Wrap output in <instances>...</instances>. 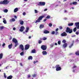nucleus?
<instances>
[{
  "label": "nucleus",
  "instance_id": "obj_5",
  "mask_svg": "<svg viewBox=\"0 0 79 79\" xmlns=\"http://www.w3.org/2000/svg\"><path fill=\"white\" fill-rule=\"evenodd\" d=\"M12 41L13 42H14V43H15V47H17L18 44V40H17L15 38H13L12 39Z\"/></svg>",
  "mask_w": 79,
  "mask_h": 79
},
{
  "label": "nucleus",
  "instance_id": "obj_51",
  "mask_svg": "<svg viewBox=\"0 0 79 79\" xmlns=\"http://www.w3.org/2000/svg\"><path fill=\"white\" fill-rule=\"evenodd\" d=\"M23 15H24V16H25V15H26V12H23Z\"/></svg>",
  "mask_w": 79,
  "mask_h": 79
},
{
  "label": "nucleus",
  "instance_id": "obj_49",
  "mask_svg": "<svg viewBox=\"0 0 79 79\" xmlns=\"http://www.w3.org/2000/svg\"><path fill=\"white\" fill-rule=\"evenodd\" d=\"M31 77V75H28V78H30Z\"/></svg>",
  "mask_w": 79,
  "mask_h": 79
},
{
  "label": "nucleus",
  "instance_id": "obj_64",
  "mask_svg": "<svg viewBox=\"0 0 79 79\" xmlns=\"http://www.w3.org/2000/svg\"><path fill=\"white\" fill-rule=\"evenodd\" d=\"M64 20H66V19H67V18H64Z\"/></svg>",
  "mask_w": 79,
  "mask_h": 79
},
{
  "label": "nucleus",
  "instance_id": "obj_63",
  "mask_svg": "<svg viewBox=\"0 0 79 79\" xmlns=\"http://www.w3.org/2000/svg\"><path fill=\"white\" fill-rule=\"evenodd\" d=\"M55 45H58V44H57L56 43H55Z\"/></svg>",
  "mask_w": 79,
  "mask_h": 79
},
{
  "label": "nucleus",
  "instance_id": "obj_26",
  "mask_svg": "<svg viewBox=\"0 0 79 79\" xmlns=\"http://www.w3.org/2000/svg\"><path fill=\"white\" fill-rule=\"evenodd\" d=\"M3 58V54L1 53L0 54V59H2Z\"/></svg>",
  "mask_w": 79,
  "mask_h": 79
},
{
  "label": "nucleus",
  "instance_id": "obj_48",
  "mask_svg": "<svg viewBox=\"0 0 79 79\" xmlns=\"http://www.w3.org/2000/svg\"><path fill=\"white\" fill-rule=\"evenodd\" d=\"M59 29H63V27H61V26H60V27H59Z\"/></svg>",
  "mask_w": 79,
  "mask_h": 79
},
{
  "label": "nucleus",
  "instance_id": "obj_57",
  "mask_svg": "<svg viewBox=\"0 0 79 79\" xmlns=\"http://www.w3.org/2000/svg\"><path fill=\"white\" fill-rule=\"evenodd\" d=\"M44 11H47V9H44Z\"/></svg>",
  "mask_w": 79,
  "mask_h": 79
},
{
  "label": "nucleus",
  "instance_id": "obj_18",
  "mask_svg": "<svg viewBox=\"0 0 79 79\" xmlns=\"http://www.w3.org/2000/svg\"><path fill=\"white\" fill-rule=\"evenodd\" d=\"M44 27V25L43 24H41L39 27L40 29H42Z\"/></svg>",
  "mask_w": 79,
  "mask_h": 79
},
{
  "label": "nucleus",
  "instance_id": "obj_52",
  "mask_svg": "<svg viewBox=\"0 0 79 79\" xmlns=\"http://www.w3.org/2000/svg\"><path fill=\"white\" fill-rule=\"evenodd\" d=\"M53 47V45L52 44H51L50 45V47L51 48H52V47Z\"/></svg>",
  "mask_w": 79,
  "mask_h": 79
},
{
  "label": "nucleus",
  "instance_id": "obj_19",
  "mask_svg": "<svg viewBox=\"0 0 79 79\" xmlns=\"http://www.w3.org/2000/svg\"><path fill=\"white\" fill-rule=\"evenodd\" d=\"M13 78V76L12 75H10L7 77V79H11Z\"/></svg>",
  "mask_w": 79,
  "mask_h": 79
},
{
  "label": "nucleus",
  "instance_id": "obj_61",
  "mask_svg": "<svg viewBox=\"0 0 79 79\" xmlns=\"http://www.w3.org/2000/svg\"><path fill=\"white\" fill-rule=\"evenodd\" d=\"M40 40H43V38L42 39V38H40Z\"/></svg>",
  "mask_w": 79,
  "mask_h": 79
},
{
  "label": "nucleus",
  "instance_id": "obj_27",
  "mask_svg": "<svg viewBox=\"0 0 79 79\" xmlns=\"http://www.w3.org/2000/svg\"><path fill=\"white\" fill-rule=\"evenodd\" d=\"M32 59H33L32 56H29L28 57V60H32Z\"/></svg>",
  "mask_w": 79,
  "mask_h": 79
},
{
  "label": "nucleus",
  "instance_id": "obj_62",
  "mask_svg": "<svg viewBox=\"0 0 79 79\" xmlns=\"http://www.w3.org/2000/svg\"><path fill=\"white\" fill-rule=\"evenodd\" d=\"M29 39H31V36H29Z\"/></svg>",
  "mask_w": 79,
  "mask_h": 79
},
{
  "label": "nucleus",
  "instance_id": "obj_8",
  "mask_svg": "<svg viewBox=\"0 0 79 79\" xmlns=\"http://www.w3.org/2000/svg\"><path fill=\"white\" fill-rule=\"evenodd\" d=\"M45 2H40L38 4L39 6H45Z\"/></svg>",
  "mask_w": 79,
  "mask_h": 79
},
{
  "label": "nucleus",
  "instance_id": "obj_59",
  "mask_svg": "<svg viewBox=\"0 0 79 79\" xmlns=\"http://www.w3.org/2000/svg\"><path fill=\"white\" fill-rule=\"evenodd\" d=\"M13 30H14V31H15V30H16V28L15 27H14L13 28Z\"/></svg>",
  "mask_w": 79,
  "mask_h": 79
},
{
  "label": "nucleus",
  "instance_id": "obj_9",
  "mask_svg": "<svg viewBox=\"0 0 79 79\" xmlns=\"http://www.w3.org/2000/svg\"><path fill=\"white\" fill-rule=\"evenodd\" d=\"M25 29V28H24V27L23 26H22L20 27V29L19 30V31H20V32H23Z\"/></svg>",
  "mask_w": 79,
  "mask_h": 79
},
{
  "label": "nucleus",
  "instance_id": "obj_7",
  "mask_svg": "<svg viewBox=\"0 0 79 79\" xmlns=\"http://www.w3.org/2000/svg\"><path fill=\"white\" fill-rule=\"evenodd\" d=\"M41 48L43 50H47V46L45 45H42L41 47Z\"/></svg>",
  "mask_w": 79,
  "mask_h": 79
},
{
  "label": "nucleus",
  "instance_id": "obj_50",
  "mask_svg": "<svg viewBox=\"0 0 79 79\" xmlns=\"http://www.w3.org/2000/svg\"><path fill=\"white\" fill-rule=\"evenodd\" d=\"M5 46V44L3 43V44H2V47H4Z\"/></svg>",
  "mask_w": 79,
  "mask_h": 79
},
{
  "label": "nucleus",
  "instance_id": "obj_44",
  "mask_svg": "<svg viewBox=\"0 0 79 79\" xmlns=\"http://www.w3.org/2000/svg\"><path fill=\"white\" fill-rule=\"evenodd\" d=\"M38 63V61L36 60V61H34L33 62V63H34V64H35V63Z\"/></svg>",
  "mask_w": 79,
  "mask_h": 79
},
{
  "label": "nucleus",
  "instance_id": "obj_20",
  "mask_svg": "<svg viewBox=\"0 0 79 79\" xmlns=\"http://www.w3.org/2000/svg\"><path fill=\"white\" fill-rule=\"evenodd\" d=\"M44 34H49V33H50V31L47 30H45L44 31Z\"/></svg>",
  "mask_w": 79,
  "mask_h": 79
},
{
  "label": "nucleus",
  "instance_id": "obj_58",
  "mask_svg": "<svg viewBox=\"0 0 79 79\" xmlns=\"http://www.w3.org/2000/svg\"><path fill=\"white\" fill-rule=\"evenodd\" d=\"M20 66H23V64H22V63H20Z\"/></svg>",
  "mask_w": 79,
  "mask_h": 79
},
{
  "label": "nucleus",
  "instance_id": "obj_39",
  "mask_svg": "<svg viewBox=\"0 0 79 79\" xmlns=\"http://www.w3.org/2000/svg\"><path fill=\"white\" fill-rule=\"evenodd\" d=\"M58 44L59 45H60L61 44V41H59L58 42Z\"/></svg>",
  "mask_w": 79,
  "mask_h": 79
},
{
  "label": "nucleus",
  "instance_id": "obj_33",
  "mask_svg": "<svg viewBox=\"0 0 79 79\" xmlns=\"http://www.w3.org/2000/svg\"><path fill=\"white\" fill-rule=\"evenodd\" d=\"M73 43H72V44L70 46H69V48H71L73 46Z\"/></svg>",
  "mask_w": 79,
  "mask_h": 79
},
{
  "label": "nucleus",
  "instance_id": "obj_10",
  "mask_svg": "<svg viewBox=\"0 0 79 79\" xmlns=\"http://www.w3.org/2000/svg\"><path fill=\"white\" fill-rule=\"evenodd\" d=\"M61 36H66L67 35V33H66V32L64 31L61 34Z\"/></svg>",
  "mask_w": 79,
  "mask_h": 79
},
{
  "label": "nucleus",
  "instance_id": "obj_21",
  "mask_svg": "<svg viewBox=\"0 0 79 79\" xmlns=\"http://www.w3.org/2000/svg\"><path fill=\"white\" fill-rule=\"evenodd\" d=\"M16 21V20L14 18L11 19L10 20V22H14V21Z\"/></svg>",
  "mask_w": 79,
  "mask_h": 79
},
{
  "label": "nucleus",
  "instance_id": "obj_4",
  "mask_svg": "<svg viewBox=\"0 0 79 79\" xmlns=\"http://www.w3.org/2000/svg\"><path fill=\"white\" fill-rule=\"evenodd\" d=\"M10 2L8 0H4L3 1L0 2V5H7Z\"/></svg>",
  "mask_w": 79,
  "mask_h": 79
},
{
  "label": "nucleus",
  "instance_id": "obj_6",
  "mask_svg": "<svg viewBox=\"0 0 79 79\" xmlns=\"http://www.w3.org/2000/svg\"><path fill=\"white\" fill-rule=\"evenodd\" d=\"M55 68L56 69V71H60L61 69V68L60 66V65L57 64L56 65Z\"/></svg>",
  "mask_w": 79,
  "mask_h": 79
},
{
  "label": "nucleus",
  "instance_id": "obj_2",
  "mask_svg": "<svg viewBox=\"0 0 79 79\" xmlns=\"http://www.w3.org/2000/svg\"><path fill=\"white\" fill-rule=\"evenodd\" d=\"M75 24L77 27H76L73 29V32H76L77 31V29H79V22L75 23Z\"/></svg>",
  "mask_w": 79,
  "mask_h": 79
},
{
  "label": "nucleus",
  "instance_id": "obj_40",
  "mask_svg": "<svg viewBox=\"0 0 79 79\" xmlns=\"http://www.w3.org/2000/svg\"><path fill=\"white\" fill-rule=\"evenodd\" d=\"M49 27H52V24L50 23L49 24Z\"/></svg>",
  "mask_w": 79,
  "mask_h": 79
},
{
  "label": "nucleus",
  "instance_id": "obj_54",
  "mask_svg": "<svg viewBox=\"0 0 79 79\" xmlns=\"http://www.w3.org/2000/svg\"><path fill=\"white\" fill-rule=\"evenodd\" d=\"M47 19H45L43 21L44 22H45V21H47Z\"/></svg>",
  "mask_w": 79,
  "mask_h": 79
},
{
  "label": "nucleus",
  "instance_id": "obj_28",
  "mask_svg": "<svg viewBox=\"0 0 79 79\" xmlns=\"http://www.w3.org/2000/svg\"><path fill=\"white\" fill-rule=\"evenodd\" d=\"M73 24H74L73 23H69L68 24V26H73Z\"/></svg>",
  "mask_w": 79,
  "mask_h": 79
},
{
  "label": "nucleus",
  "instance_id": "obj_38",
  "mask_svg": "<svg viewBox=\"0 0 79 79\" xmlns=\"http://www.w3.org/2000/svg\"><path fill=\"white\" fill-rule=\"evenodd\" d=\"M55 32L54 31H52V32L51 33V34H52V35H53V34H55Z\"/></svg>",
  "mask_w": 79,
  "mask_h": 79
},
{
  "label": "nucleus",
  "instance_id": "obj_32",
  "mask_svg": "<svg viewBox=\"0 0 79 79\" xmlns=\"http://www.w3.org/2000/svg\"><path fill=\"white\" fill-rule=\"evenodd\" d=\"M37 74H34V75H32V77H36L37 76Z\"/></svg>",
  "mask_w": 79,
  "mask_h": 79
},
{
  "label": "nucleus",
  "instance_id": "obj_12",
  "mask_svg": "<svg viewBox=\"0 0 79 79\" xmlns=\"http://www.w3.org/2000/svg\"><path fill=\"white\" fill-rule=\"evenodd\" d=\"M19 48H20V49H21L22 51H23V50H24V46L22 44L20 45Z\"/></svg>",
  "mask_w": 79,
  "mask_h": 79
},
{
  "label": "nucleus",
  "instance_id": "obj_46",
  "mask_svg": "<svg viewBox=\"0 0 79 79\" xmlns=\"http://www.w3.org/2000/svg\"><path fill=\"white\" fill-rule=\"evenodd\" d=\"M55 35H58V32L56 31L55 33Z\"/></svg>",
  "mask_w": 79,
  "mask_h": 79
},
{
  "label": "nucleus",
  "instance_id": "obj_3",
  "mask_svg": "<svg viewBox=\"0 0 79 79\" xmlns=\"http://www.w3.org/2000/svg\"><path fill=\"white\" fill-rule=\"evenodd\" d=\"M65 32L66 33L69 34H71L73 32V29H71L70 28L67 27L65 30Z\"/></svg>",
  "mask_w": 79,
  "mask_h": 79
},
{
  "label": "nucleus",
  "instance_id": "obj_35",
  "mask_svg": "<svg viewBox=\"0 0 79 79\" xmlns=\"http://www.w3.org/2000/svg\"><path fill=\"white\" fill-rule=\"evenodd\" d=\"M3 28H4V27L3 26L1 27H0V29L2 30L3 29Z\"/></svg>",
  "mask_w": 79,
  "mask_h": 79
},
{
  "label": "nucleus",
  "instance_id": "obj_22",
  "mask_svg": "<svg viewBox=\"0 0 79 79\" xmlns=\"http://www.w3.org/2000/svg\"><path fill=\"white\" fill-rule=\"evenodd\" d=\"M77 2H73L72 3V4L73 5H77Z\"/></svg>",
  "mask_w": 79,
  "mask_h": 79
},
{
  "label": "nucleus",
  "instance_id": "obj_14",
  "mask_svg": "<svg viewBox=\"0 0 79 79\" xmlns=\"http://www.w3.org/2000/svg\"><path fill=\"white\" fill-rule=\"evenodd\" d=\"M19 22H20V23L21 25H23L24 24V21H22L21 20H19Z\"/></svg>",
  "mask_w": 79,
  "mask_h": 79
},
{
  "label": "nucleus",
  "instance_id": "obj_60",
  "mask_svg": "<svg viewBox=\"0 0 79 79\" xmlns=\"http://www.w3.org/2000/svg\"><path fill=\"white\" fill-rule=\"evenodd\" d=\"M11 39H12V37H11V36H10L9 38V39L10 40H11Z\"/></svg>",
  "mask_w": 79,
  "mask_h": 79
},
{
  "label": "nucleus",
  "instance_id": "obj_36",
  "mask_svg": "<svg viewBox=\"0 0 79 79\" xmlns=\"http://www.w3.org/2000/svg\"><path fill=\"white\" fill-rule=\"evenodd\" d=\"M43 40H47V38L45 37H44L43 38Z\"/></svg>",
  "mask_w": 79,
  "mask_h": 79
},
{
  "label": "nucleus",
  "instance_id": "obj_1",
  "mask_svg": "<svg viewBox=\"0 0 79 79\" xmlns=\"http://www.w3.org/2000/svg\"><path fill=\"white\" fill-rule=\"evenodd\" d=\"M44 18V15H42L39 17L38 19L36 20L35 23L36 24L37 23H40L41 20H42V19Z\"/></svg>",
  "mask_w": 79,
  "mask_h": 79
},
{
  "label": "nucleus",
  "instance_id": "obj_23",
  "mask_svg": "<svg viewBox=\"0 0 79 79\" xmlns=\"http://www.w3.org/2000/svg\"><path fill=\"white\" fill-rule=\"evenodd\" d=\"M35 52H36L35 49H34L32 50L31 53H35Z\"/></svg>",
  "mask_w": 79,
  "mask_h": 79
},
{
  "label": "nucleus",
  "instance_id": "obj_13",
  "mask_svg": "<svg viewBox=\"0 0 79 79\" xmlns=\"http://www.w3.org/2000/svg\"><path fill=\"white\" fill-rule=\"evenodd\" d=\"M42 53L43 55H47V52L46 51H43Z\"/></svg>",
  "mask_w": 79,
  "mask_h": 79
},
{
  "label": "nucleus",
  "instance_id": "obj_11",
  "mask_svg": "<svg viewBox=\"0 0 79 79\" xmlns=\"http://www.w3.org/2000/svg\"><path fill=\"white\" fill-rule=\"evenodd\" d=\"M30 47V45L28 44H26L25 45V50H28L29 48V47Z\"/></svg>",
  "mask_w": 79,
  "mask_h": 79
},
{
  "label": "nucleus",
  "instance_id": "obj_55",
  "mask_svg": "<svg viewBox=\"0 0 79 79\" xmlns=\"http://www.w3.org/2000/svg\"><path fill=\"white\" fill-rule=\"evenodd\" d=\"M59 30V29L58 28H56V32H57V31H58Z\"/></svg>",
  "mask_w": 79,
  "mask_h": 79
},
{
  "label": "nucleus",
  "instance_id": "obj_43",
  "mask_svg": "<svg viewBox=\"0 0 79 79\" xmlns=\"http://www.w3.org/2000/svg\"><path fill=\"white\" fill-rule=\"evenodd\" d=\"M4 75L5 78H6V74H5V73H4Z\"/></svg>",
  "mask_w": 79,
  "mask_h": 79
},
{
  "label": "nucleus",
  "instance_id": "obj_31",
  "mask_svg": "<svg viewBox=\"0 0 79 79\" xmlns=\"http://www.w3.org/2000/svg\"><path fill=\"white\" fill-rule=\"evenodd\" d=\"M8 10L7 9H5L3 11L4 13H7L8 12Z\"/></svg>",
  "mask_w": 79,
  "mask_h": 79
},
{
  "label": "nucleus",
  "instance_id": "obj_25",
  "mask_svg": "<svg viewBox=\"0 0 79 79\" xmlns=\"http://www.w3.org/2000/svg\"><path fill=\"white\" fill-rule=\"evenodd\" d=\"M75 54L76 55H77L78 56H79V51H77L75 53Z\"/></svg>",
  "mask_w": 79,
  "mask_h": 79
},
{
  "label": "nucleus",
  "instance_id": "obj_53",
  "mask_svg": "<svg viewBox=\"0 0 79 79\" xmlns=\"http://www.w3.org/2000/svg\"><path fill=\"white\" fill-rule=\"evenodd\" d=\"M76 37V35H72V37Z\"/></svg>",
  "mask_w": 79,
  "mask_h": 79
},
{
  "label": "nucleus",
  "instance_id": "obj_15",
  "mask_svg": "<svg viewBox=\"0 0 79 79\" xmlns=\"http://www.w3.org/2000/svg\"><path fill=\"white\" fill-rule=\"evenodd\" d=\"M19 9H18V8L17 7L14 9V11L15 13H16V12L19 11Z\"/></svg>",
  "mask_w": 79,
  "mask_h": 79
},
{
  "label": "nucleus",
  "instance_id": "obj_42",
  "mask_svg": "<svg viewBox=\"0 0 79 79\" xmlns=\"http://www.w3.org/2000/svg\"><path fill=\"white\" fill-rule=\"evenodd\" d=\"M35 13H38V11L36 10H35Z\"/></svg>",
  "mask_w": 79,
  "mask_h": 79
},
{
  "label": "nucleus",
  "instance_id": "obj_17",
  "mask_svg": "<svg viewBox=\"0 0 79 79\" xmlns=\"http://www.w3.org/2000/svg\"><path fill=\"white\" fill-rule=\"evenodd\" d=\"M67 45H68L67 43H65L63 45V46L64 48H66V47H67Z\"/></svg>",
  "mask_w": 79,
  "mask_h": 79
},
{
  "label": "nucleus",
  "instance_id": "obj_29",
  "mask_svg": "<svg viewBox=\"0 0 79 79\" xmlns=\"http://www.w3.org/2000/svg\"><path fill=\"white\" fill-rule=\"evenodd\" d=\"M29 29V27H27L26 30L25 31V32H27Z\"/></svg>",
  "mask_w": 79,
  "mask_h": 79
},
{
  "label": "nucleus",
  "instance_id": "obj_45",
  "mask_svg": "<svg viewBox=\"0 0 79 79\" xmlns=\"http://www.w3.org/2000/svg\"><path fill=\"white\" fill-rule=\"evenodd\" d=\"M75 34H77V35H78V34H79V32L77 31L75 33Z\"/></svg>",
  "mask_w": 79,
  "mask_h": 79
},
{
  "label": "nucleus",
  "instance_id": "obj_41",
  "mask_svg": "<svg viewBox=\"0 0 79 79\" xmlns=\"http://www.w3.org/2000/svg\"><path fill=\"white\" fill-rule=\"evenodd\" d=\"M66 40H64L63 41H62V42L63 43H66Z\"/></svg>",
  "mask_w": 79,
  "mask_h": 79
},
{
  "label": "nucleus",
  "instance_id": "obj_16",
  "mask_svg": "<svg viewBox=\"0 0 79 79\" xmlns=\"http://www.w3.org/2000/svg\"><path fill=\"white\" fill-rule=\"evenodd\" d=\"M8 47L9 49H11L12 48V47H13V44H10L9 45Z\"/></svg>",
  "mask_w": 79,
  "mask_h": 79
},
{
  "label": "nucleus",
  "instance_id": "obj_24",
  "mask_svg": "<svg viewBox=\"0 0 79 79\" xmlns=\"http://www.w3.org/2000/svg\"><path fill=\"white\" fill-rule=\"evenodd\" d=\"M5 18L3 19V20H4L3 21V23H4V24H6V20H5Z\"/></svg>",
  "mask_w": 79,
  "mask_h": 79
},
{
  "label": "nucleus",
  "instance_id": "obj_56",
  "mask_svg": "<svg viewBox=\"0 0 79 79\" xmlns=\"http://www.w3.org/2000/svg\"><path fill=\"white\" fill-rule=\"evenodd\" d=\"M14 17L15 18V19H17V16H16V15L14 16Z\"/></svg>",
  "mask_w": 79,
  "mask_h": 79
},
{
  "label": "nucleus",
  "instance_id": "obj_34",
  "mask_svg": "<svg viewBox=\"0 0 79 79\" xmlns=\"http://www.w3.org/2000/svg\"><path fill=\"white\" fill-rule=\"evenodd\" d=\"M50 18V16L49 15H48L46 17V18L47 19H49Z\"/></svg>",
  "mask_w": 79,
  "mask_h": 79
},
{
  "label": "nucleus",
  "instance_id": "obj_47",
  "mask_svg": "<svg viewBox=\"0 0 79 79\" xmlns=\"http://www.w3.org/2000/svg\"><path fill=\"white\" fill-rule=\"evenodd\" d=\"M77 66H76L75 65L73 67V69H74V68H77Z\"/></svg>",
  "mask_w": 79,
  "mask_h": 79
},
{
  "label": "nucleus",
  "instance_id": "obj_37",
  "mask_svg": "<svg viewBox=\"0 0 79 79\" xmlns=\"http://www.w3.org/2000/svg\"><path fill=\"white\" fill-rule=\"evenodd\" d=\"M42 41L40 40H39L38 41V43L39 44H42Z\"/></svg>",
  "mask_w": 79,
  "mask_h": 79
},
{
  "label": "nucleus",
  "instance_id": "obj_30",
  "mask_svg": "<svg viewBox=\"0 0 79 79\" xmlns=\"http://www.w3.org/2000/svg\"><path fill=\"white\" fill-rule=\"evenodd\" d=\"M20 55L21 56H23V55H24V51H23L20 53Z\"/></svg>",
  "mask_w": 79,
  "mask_h": 79
}]
</instances>
